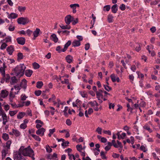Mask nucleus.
Here are the masks:
<instances>
[{"instance_id":"nucleus-27","label":"nucleus","mask_w":160,"mask_h":160,"mask_svg":"<svg viewBox=\"0 0 160 160\" xmlns=\"http://www.w3.org/2000/svg\"><path fill=\"white\" fill-rule=\"evenodd\" d=\"M59 26L61 28L63 29H69L71 28V26L69 25L68 24L65 26H64L62 24H61Z\"/></svg>"},{"instance_id":"nucleus-39","label":"nucleus","mask_w":160,"mask_h":160,"mask_svg":"<svg viewBox=\"0 0 160 160\" xmlns=\"http://www.w3.org/2000/svg\"><path fill=\"white\" fill-rule=\"evenodd\" d=\"M80 94L81 95V96L83 98L87 97V92L84 91H81L79 92Z\"/></svg>"},{"instance_id":"nucleus-34","label":"nucleus","mask_w":160,"mask_h":160,"mask_svg":"<svg viewBox=\"0 0 160 160\" xmlns=\"http://www.w3.org/2000/svg\"><path fill=\"white\" fill-rule=\"evenodd\" d=\"M69 143V142L68 141H66L65 142L63 141L61 145L62 147L65 148L68 146Z\"/></svg>"},{"instance_id":"nucleus-31","label":"nucleus","mask_w":160,"mask_h":160,"mask_svg":"<svg viewBox=\"0 0 160 160\" xmlns=\"http://www.w3.org/2000/svg\"><path fill=\"white\" fill-rule=\"evenodd\" d=\"M17 59L18 60H21L23 58V54L20 52H18L17 54Z\"/></svg>"},{"instance_id":"nucleus-11","label":"nucleus","mask_w":160,"mask_h":160,"mask_svg":"<svg viewBox=\"0 0 160 160\" xmlns=\"http://www.w3.org/2000/svg\"><path fill=\"white\" fill-rule=\"evenodd\" d=\"M8 149H7L6 148H4L2 149V159H3L6 157L7 154L8 153Z\"/></svg>"},{"instance_id":"nucleus-21","label":"nucleus","mask_w":160,"mask_h":160,"mask_svg":"<svg viewBox=\"0 0 160 160\" xmlns=\"http://www.w3.org/2000/svg\"><path fill=\"white\" fill-rule=\"evenodd\" d=\"M33 72L32 70L28 69L27 70L25 71V74L28 77H30Z\"/></svg>"},{"instance_id":"nucleus-53","label":"nucleus","mask_w":160,"mask_h":160,"mask_svg":"<svg viewBox=\"0 0 160 160\" xmlns=\"http://www.w3.org/2000/svg\"><path fill=\"white\" fill-rule=\"evenodd\" d=\"M102 128H101L98 127L96 130V131L98 133L100 134H102Z\"/></svg>"},{"instance_id":"nucleus-19","label":"nucleus","mask_w":160,"mask_h":160,"mask_svg":"<svg viewBox=\"0 0 160 160\" xmlns=\"http://www.w3.org/2000/svg\"><path fill=\"white\" fill-rule=\"evenodd\" d=\"M80 45L81 43L79 41L76 40H74L72 43V46L73 47H78Z\"/></svg>"},{"instance_id":"nucleus-9","label":"nucleus","mask_w":160,"mask_h":160,"mask_svg":"<svg viewBox=\"0 0 160 160\" xmlns=\"http://www.w3.org/2000/svg\"><path fill=\"white\" fill-rule=\"evenodd\" d=\"M2 64V66L1 64L0 66V71L2 75H4L5 74V68H6V66L5 65V63L4 62H3Z\"/></svg>"},{"instance_id":"nucleus-17","label":"nucleus","mask_w":160,"mask_h":160,"mask_svg":"<svg viewBox=\"0 0 160 160\" xmlns=\"http://www.w3.org/2000/svg\"><path fill=\"white\" fill-rule=\"evenodd\" d=\"M71 8L72 9V12L73 13H75L76 12V8L77 7H79V5L78 4H72L70 5Z\"/></svg>"},{"instance_id":"nucleus-14","label":"nucleus","mask_w":160,"mask_h":160,"mask_svg":"<svg viewBox=\"0 0 160 160\" xmlns=\"http://www.w3.org/2000/svg\"><path fill=\"white\" fill-rule=\"evenodd\" d=\"M6 13L8 15V17L10 19H15L17 18L18 17V14L16 13H11L9 14L8 12H7Z\"/></svg>"},{"instance_id":"nucleus-25","label":"nucleus","mask_w":160,"mask_h":160,"mask_svg":"<svg viewBox=\"0 0 160 160\" xmlns=\"http://www.w3.org/2000/svg\"><path fill=\"white\" fill-rule=\"evenodd\" d=\"M25 115V113L24 112H20L17 116V118L18 119L22 118Z\"/></svg>"},{"instance_id":"nucleus-3","label":"nucleus","mask_w":160,"mask_h":160,"mask_svg":"<svg viewBox=\"0 0 160 160\" xmlns=\"http://www.w3.org/2000/svg\"><path fill=\"white\" fill-rule=\"evenodd\" d=\"M26 68L23 64H20L18 65L14 69V73L17 76L21 77L24 74L25 70Z\"/></svg>"},{"instance_id":"nucleus-6","label":"nucleus","mask_w":160,"mask_h":160,"mask_svg":"<svg viewBox=\"0 0 160 160\" xmlns=\"http://www.w3.org/2000/svg\"><path fill=\"white\" fill-rule=\"evenodd\" d=\"M74 19V18L71 16V15H68L65 18V23L69 25Z\"/></svg>"},{"instance_id":"nucleus-30","label":"nucleus","mask_w":160,"mask_h":160,"mask_svg":"<svg viewBox=\"0 0 160 160\" xmlns=\"http://www.w3.org/2000/svg\"><path fill=\"white\" fill-rule=\"evenodd\" d=\"M51 38H52V40L55 42H58V39L55 34H53L52 35Z\"/></svg>"},{"instance_id":"nucleus-52","label":"nucleus","mask_w":160,"mask_h":160,"mask_svg":"<svg viewBox=\"0 0 160 160\" xmlns=\"http://www.w3.org/2000/svg\"><path fill=\"white\" fill-rule=\"evenodd\" d=\"M15 29V27L14 26H12V25H10L9 26L8 28V30L10 31H13Z\"/></svg>"},{"instance_id":"nucleus-64","label":"nucleus","mask_w":160,"mask_h":160,"mask_svg":"<svg viewBox=\"0 0 160 160\" xmlns=\"http://www.w3.org/2000/svg\"><path fill=\"white\" fill-rule=\"evenodd\" d=\"M140 149L144 152H145L147 151V149H146V147L143 145H142L140 147Z\"/></svg>"},{"instance_id":"nucleus-40","label":"nucleus","mask_w":160,"mask_h":160,"mask_svg":"<svg viewBox=\"0 0 160 160\" xmlns=\"http://www.w3.org/2000/svg\"><path fill=\"white\" fill-rule=\"evenodd\" d=\"M100 154L102 159H106L107 158L105 155V153L103 151H102L100 152Z\"/></svg>"},{"instance_id":"nucleus-42","label":"nucleus","mask_w":160,"mask_h":160,"mask_svg":"<svg viewBox=\"0 0 160 160\" xmlns=\"http://www.w3.org/2000/svg\"><path fill=\"white\" fill-rule=\"evenodd\" d=\"M12 143L11 141L10 140H8L6 143V148L7 149H10V147L11 144Z\"/></svg>"},{"instance_id":"nucleus-8","label":"nucleus","mask_w":160,"mask_h":160,"mask_svg":"<svg viewBox=\"0 0 160 160\" xmlns=\"http://www.w3.org/2000/svg\"><path fill=\"white\" fill-rule=\"evenodd\" d=\"M45 129L43 128L38 129L36 131V133L38 135L42 136L44 135V133L45 131Z\"/></svg>"},{"instance_id":"nucleus-59","label":"nucleus","mask_w":160,"mask_h":160,"mask_svg":"<svg viewBox=\"0 0 160 160\" xmlns=\"http://www.w3.org/2000/svg\"><path fill=\"white\" fill-rule=\"evenodd\" d=\"M71 41L70 40H69L68 41L67 43L65 44L64 45V46L68 48V47H69L71 44Z\"/></svg>"},{"instance_id":"nucleus-26","label":"nucleus","mask_w":160,"mask_h":160,"mask_svg":"<svg viewBox=\"0 0 160 160\" xmlns=\"http://www.w3.org/2000/svg\"><path fill=\"white\" fill-rule=\"evenodd\" d=\"M12 133L17 137H19L20 135V132L16 129H12Z\"/></svg>"},{"instance_id":"nucleus-63","label":"nucleus","mask_w":160,"mask_h":160,"mask_svg":"<svg viewBox=\"0 0 160 160\" xmlns=\"http://www.w3.org/2000/svg\"><path fill=\"white\" fill-rule=\"evenodd\" d=\"M100 141L102 142L105 143L107 141V139L104 137H102L100 140Z\"/></svg>"},{"instance_id":"nucleus-16","label":"nucleus","mask_w":160,"mask_h":160,"mask_svg":"<svg viewBox=\"0 0 160 160\" xmlns=\"http://www.w3.org/2000/svg\"><path fill=\"white\" fill-rule=\"evenodd\" d=\"M72 151V149L71 148H68L67 149L65 150V151L67 152L68 153V155L69 156V159L70 160H72L71 156H72L73 159L74 160H75L76 158H75V156L72 154H70L69 153L70 152H71Z\"/></svg>"},{"instance_id":"nucleus-43","label":"nucleus","mask_w":160,"mask_h":160,"mask_svg":"<svg viewBox=\"0 0 160 160\" xmlns=\"http://www.w3.org/2000/svg\"><path fill=\"white\" fill-rule=\"evenodd\" d=\"M113 17L112 15H109L108 16V21L110 23L112 22Z\"/></svg>"},{"instance_id":"nucleus-5","label":"nucleus","mask_w":160,"mask_h":160,"mask_svg":"<svg viewBox=\"0 0 160 160\" xmlns=\"http://www.w3.org/2000/svg\"><path fill=\"white\" fill-rule=\"evenodd\" d=\"M17 22L18 24L25 25L30 22L29 19L27 17H21L17 19Z\"/></svg>"},{"instance_id":"nucleus-50","label":"nucleus","mask_w":160,"mask_h":160,"mask_svg":"<svg viewBox=\"0 0 160 160\" xmlns=\"http://www.w3.org/2000/svg\"><path fill=\"white\" fill-rule=\"evenodd\" d=\"M33 68L35 69H37L39 68V65L37 63L35 62L33 64Z\"/></svg>"},{"instance_id":"nucleus-13","label":"nucleus","mask_w":160,"mask_h":160,"mask_svg":"<svg viewBox=\"0 0 160 160\" xmlns=\"http://www.w3.org/2000/svg\"><path fill=\"white\" fill-rule=\"evenodd\" d=\"M8 93V92L6 90H2L0 94V96L3 98H5L7 97Z\"/></svg>"},{"instance_id":"nucleus-10","label":"nucleus","mask_w":160,"mask_h":160,"mask_svg":"<svg viewBox=\"0 0 160 160\" xmlns=\"http://www.w3.org/2000/svg\"><path fill=\"white\" fill-rule=\"evenodd\" d=\"M18 80L17 79L16 77L15 76H13L11 78L10 83L11 85H14L18 83Z\"/></svg>"},{"instance_id":"nucleus-60","label":"nucleus","mask_w":160,"mask_h":160,"mask_svg":"<svg viewBox=\"0 0 160 160\" xmlns=\"http://www.w3.org/2000/svg\"><path fill=\"white\" fill-rule=\"evenodd\" d=\"M27 125L25 123H22L20 125V127L21 128L25 129L27 127Z\"/></svg>"},{"instance_id":"nucleus-28","label":"nucleus","mask_w":160,"mask_h":160,"mask_svg":"<svg viewBox=\"0 0 160 160\" xmlns=\"http://www.w3.org/2000/svg\"><path fill=\"white\" fill-rule=\"evenodd\" d=\"M143 128L148 131L150 133L152 132V130L150 128V127L148 124H146L144 126Z\"/></svg>"},{"instance_id":"nucleus-61","label":"nucleus","mask_w":160,"mask_h":160,"mask_svg":"<svg viewBox=\"0 0 160 160\" xmlns=\"http://www.w3.org/2000/svg\"><path fill=\"white\" fill-rule=\"evenodd\" d=\"M137 73L138 75V77H141L142 78L144 77V75L143 74L140 73L139 72L137 71L136 72Z\"/></svg>"},{"instance_id":"nucleus-55","label":"nucleus","mask_w":160,"mask_h":160,"mask_svg":"<svg viewBox=\"0 0 160 160\" xmlns=\"http://www.w3.org/2000/svg\"><path fill=\"white\" fill-rule=\"evenodd\" d=\"M66 124L68 126H70L72 124V122L69 119H68L66 120Z\"/></svg>"},{"instance_id":"nucleus-12","label":"nucleus","mask_w":160,"mask_h":160,"mask_svg":"<svg viewBox=\"0 0 160 160\" xmlns=\"http://www.w3.org/2000/svg\"><path fill=\"white\" fill-rule=\"evenodd\" d=\"M18 43L20 44L23 45L25 42V39L23 37H19L17 39Z\"/></svg>"},{"instance_id":"nucleus-57","label":"nucleus","mask_w":160,"mask_h":160,"mask_svg":"<svg viewBox=\"0 0 160 160\" xmlns=\"http://www.w3.org/2000/svg\"><path fill=\"white\" fill-rule=\"evenodd\" d=\"M119 8L121 10L124 11L125 9V5L122 4L120 6Z\"/></svg>"},{"instance_id":"nucleus-32","label":"nucleus","mask_w":160,"mask_h":160,"mask_svg":"<svg viewBox=\"0 0 160 160\" xmlns=\"http://www.w3.org/2000/svg\"><path fill=\"white\" fill-rule=\"evenodd\" d=\"M5 40V42L6 43L8 42H11L12 41V38L10 36H8L7 37L4 39L2 40V41H3Z\"/></svg>"},{"instance_id":"nucleus-37","label":"nucleus","mask_w":160,"mask_h":160,"mask_svg":"<svg viewBox=\"0 0 160 160\" xmlns=\"http://www.w3.org/2000/svg\"><path fill=\"white\" fill-rule=\"evenodd\" d=\"M68 107L66 106L65 107L64 110L63 111V112L64 113V115L66 117H68V115L67 112V111L68 110Z\"/></svg>"},{"instance_id":"nucleus-22","label":"nucleus","mask_w":160,"mask_h":160,"mask_svg":"<svg viewBox=\"0 0 160 160\" xmlns=\"http://www.w3.org/2000/svg\"><path fill=\"white\" fill-rule=\"evenodd\" d=\"M117 7L118 5L116 4H115L112 6L111 8V10L113 13H115L117 12L118 9Z\"/></svg>"},{"instance_id":"nucleus-56","label":"nucleus","mask_w":160,"mask_h":160,"mask_svg":"<svg viewBox=\"0 0 160 160\" xmlns=\"http://www.w3.org/2000/svg\"><path fill=\"white\" fill-rule=\"evenodd\" d=\"M46 149L48 152H50L52 151V149H51L48 145L46 146Z\"/></svg>"},{"instance_id":"nucleus-23","label":"nucleus","mask_w":160,"mask_h":160,"mask_svg":"<svg viewBox=\"0 0 160 160\" xmlns=\"http://www.w3.org/2000/svg\"><path fill=\"white\" fill-rule=\"evenodd\" d=\"M40 31V29L39 28H37L36 30L33 32V35L35 38L38 36Z\"/></svg>"},{"instance_id":"nucleus-18","label":"nucleus","mask_w":160,"mask_h":160,"mask_svg":"<svg viewBox=\"0 0 160 160\" xmlns=\"http://www.w3.org/2000/svg\"><path fill=\"white\" fill-rule=\"evenodd\" d=\"M7 50L8 54L10 55H11L14 50V47L12 45L9 46L7 48Z\"/></svg>"},{"instance_id":"nucleus-35","label":"nucleus","mask_w":160,"mask_h":160,"mask_svg":"<svg viewBox=\"0 0 160 160\" xmlns=\"http://www.w3.org/2000/svg\"><path fill=\"white\" fill-rule=\"evenodd\" d=\"M31 136L36 141L39 142L41 141V138L39 136L35 134H32Z\"/></svg>"},{"instance_id":"nucleus-48","label":"nucleus","mask_w":160,"mask_h":160,"mask_svg":"<svg viewBox=\"0 0 160 160\" xmlns=\"http://www.w3.org/2000/svg\"><path fill=\"white\" fill-rule=\"evenodd\" d=\"M103 86L104 87L105 89L108 92H109L112 89L110 87H109L108 85H104Z\"/></svg>"},{"instance_id":"nucleus-41","label":"nucleus","mask_w":160,"mask_h":160,"mask_svg":"<svg viewBox=\"0 0 160 160\" xmlns=\"http://www.w3.org/2000/svg\"><path fill=\"white\" fill-rule=\"evenodd\" d=\"M110 6L109 5H107L105 6L103 8V10L105 11H108L110 9Z\"/></svg>"},{"instance_id":"nucleus-38","label":"nucleus","mask_w":160,"mask_h":160,"mask_svg":"<svg viewBox=\"0 0 160 160\" xmlns=\"http://www.w3.org/2000/svg\"><path fill=\"white\" fill-rule=\"evenodd\" d=\"M2 137L4 140L6 141L8 139L9 136L8 134L6 133H4L2 134Z\"/></svg>"},{"instance_id":"nucleus-29","label":"nucleus","mask_w":160,"mask_h":160,"mask_svg":"<svg viewBox=\"0 0 160 160\" xmlns=\"http://www.w3.org/2000/svg\"><path fill=\"white\" fill-rule=\"evenodd\" d=\"M43 85V83L42 81H38L37 82L36 87L37 88L40 89Z\"/></svg>"},{"instance_id":"nucleus-51","label":"nucleus","mask_w":160,"mask_h":160,"mask_svg":"<svg viewBox=\"0 0 160 160\" xmlns=\"http://www.w3.org/2000/svg\"><path fill=\"white\" fill-rule=\"evenodd\" d=\"M28 98L25 94H22L21 96V99L22 101H24Z\"/></svg>"},{"instance_id":"nucleus-47","label":"nucleus","mask_w":160,"mask_h":160,"mask_svg":"<svg viewBox=\"0 0 160 160\" xmlns=\"http://www.w3.org/2000/svg\"><path fill=\"white\" fill-rule=\"evenodd\" d=\"M160 2V0H154V1L151 2L150 4L151 5H155Z\"/></svg>"},{"instance_id":"nucleus-1","label":"nucleus","mask_w":160,"mask_h":160,"mask_svg":"<svg viewBox=\"0 0 160 160\" xmlns=\"http://www.w3.org/2000/svg\"><path fill=\"white\" fill-rule=\"evenodd\" d=\"M18 150L22 152V154L24 156H28L31 157L33 160H35V158L34 157V151L32 149L30 146H29L26 148H25L24 146H22Z\"/></svg>"},{"instance_id":"nucleus-24","label":"nucleus","mask_w":160,"mask_h":160,"mask_svg":"<svg viewBox=\"0 0 160 160\" xmlns=\"http://www.w3.org/2000/svg\"><path fill=\"white\" fill-rule=\"evenodd\" d=\"M26 8L25 7L19 6L18 7V10L20 12H25Z\"/></svg>"},{"instance_id":"nucleus-33","label":"nucleus","mask_w":160,"mask_h":160,"mask_svg":"<svg viewBox=\"0 0 160 160\" xmlns=\"http://www.w3.org/2000/svg\"><path fill=\"white\" fill-rule=\"evenodd\" d=\"M4 79L6 80V82H8L9 80L10 79V76L8 74H7L6 75L5 74L4 75H3Z\"/></svg>"},{"instance_id":"nucleus-4","label":"nucleus","mask_w":160,"mask_h":160,"mask_svg":"<svg viewBox=\"0 0 160 160\" xmlns=\"http://www.w3.org/2000/svg\"><path fill=\"white\" fill-rule=\"evenodd\" d=\"M22 152L18 150L14 152V160H26L24 156L22 155Z\"/></svg>"},{"instance_id":"nucleus-45","label":"nucleus","mask_w":160,"mask_h":160,"mask_svg":"<svg viewBox=\"0 0 160 160\" xmlns=\"http://www.w3.org/2000/svg\"><path fill=\"white\" fill-rule=\"evenodd\" d=\"M55 128H54L52 129H50L49 130V133L48 134V136L49 137H50L51 136L52 134L55 132Z\"/></svg>"},{"instance_id":"nucleus-46","label":"nucleus","mask_w":160,"mask_h":160,"mask_svg":"<svg viewBox=\"0 0 160 160\" xmlns=\"http://www.w3.org/2000/svg\"><path fill=\"white\" fill-rule=\"evenodd\" d=\"M110 77L112 79V80L113 82H114L116 81V77L114 74H112L111 75Z\"/></svg>"},{"instance_id":"nucleus-58","label":"nucleus","mask_w":160,"mask_h":160,"mask_svg":"<svg viewBox=\"0 0 160 160\" xmlns=\"http://www.w3.org/2000/svg\"><path fill=\"white\" fill-rule=\"evenodd\" d=\"M42 92L41 91L38 90V91H36L35 92V95L37 96H39L41 93Z\"/></svg>"},{"instance_id":"nucleus-36","label":"nucleus","mask_w":160,"mask_h":160,"mask_svg":"<svg viewBox=\"0 0 160 160\" xmlns=\"http://www.w3.org/2000/svg\"><path fill=\"white\" fill-rule=\"evenodd\" d=\"M18 111L14 110V111H10L9 112V114L12 117L14 116L18 112Z\"/></svg>"},{"instance_id":"nucleus-54","label":"nucleus","mask_w":160,"mask_h":160,"mask_svg":"<svg viewBox=\"0 0 160 160\" xmlns=\"http://www.w3.org/2000/svg\"><path fill=\"white\" fill-rule=\"evenodd\" d=\"M96 92L97 98H100V97H103V95L101 92L97 91Z\"/></svg>"},{"instance_id":"nucleus-2","label":"nucleus","mask_w":160,"mask_h":160,"mask_svg":"<svg viewBox=\"0 0 160 160\" xmlns=\"http://www.w3.org/2000/svg\"><path fill=\"white\" fill-rule=\"evenodd\" d=\"M20 89V86H19L18 84L14 85V88H11L9 95V100L10 102H12L13 99L15 97V95L18 94Z\"/></svg>"},{"instance_id":"nucleus-20","label":"nucleus","mask_w":160,"mask_h":160,"mask_svg":"<svg viewBox=\"0 0 160 160\" xmlns=\"http://www.w3.org/2000/svg\"><path fill=\"white\" fill-rule=\"evenodd\" d=\"M66 60L68 63H70L72 61L73 57L71 55H68L66 57Z\"/></svg>"},{"instance_id":"nucleus-44","label":"nucleus","mask_w":160,"mask_h":160,"mask_svg":"<svg viewBox=\"0 0 160 160\" xmlns=\"http://www.w3.org/2000/svg\"><path fill=\"white\" fill-rule=\"evenodd\" d=\"M76 148L77 150L80 152H81V150L82 149V146L81 145L78 144L77 145Z\"/></svg>"},{"instance_id":"nucleus-62","label":"nucleus","mask_w":160,"mask_h":160,"mask_svg":"<svg viewBox=\"0 0 160 160\" xmlns=\"http://www.w3.org/2000/svg\"><path fill=\"white\" fill-rule=\"evenodd\" d=\"M10 107L8 104L5 105L4 106V108L5 110L7 111L9 109Z\"/></svg>"},{"instance_id":"nucleus-7","label":"nucleus","mask_w":160,"mask_h":160,"mask_svg":"<svg viewBox=\"0 0 160 160\" xmlns=\"http://www.w3.org/2000/svg\"><path fill=\"white\" fill-rule=\"evenodd\" d=\"M19 86H20V88L22 87L25 90L27 87V81L25 79H23Z\"/></svg>"},{"instance_id":"nucleus-15","label":"nucleus","mask_w":160,"mask_h":160,"mask_svg":"<svg viewBox=\"0 0 160 160\" xmlns=\"http://www.w3.org/2000/svg\"><path fill=\"white\" fill-rule=\"evenodd\" d=\"M2 124L4 125L6 124V123L8 122L9 117H8L6 113H5L2 116Z\"/></svg>"},{"instance_id":"nucleus-49","label":"nucleus","mask_w":160,"mask_h":160,"mask_svg":"<svg viewBox=\"0 0 160 160\" xmlns=\"http://www.w3.org/2000/svg\"><path fill=\"white\" fill-rule=\"evenodd\" d=\"M7 45V44L6 43L3 42L1 45L0 49L1 50H3L6 48Z\"/></svg>"}]
</instances>
